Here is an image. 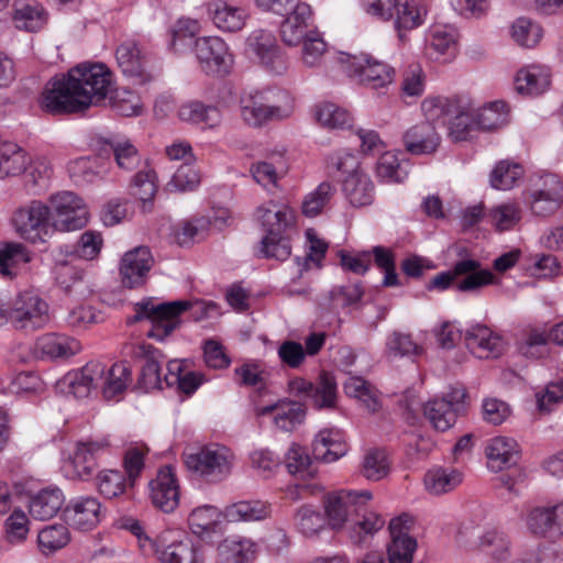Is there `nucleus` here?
I'll return each mask as SVG.
<instances>
[{
    "label": "nucleus",
    "instance_id": "obj_45",
    "mask_svg": "<svg viewBox=\"0 0 563 563\" xmlns=\"http://www.w3.org/2000/svg\"><path fill=\"white\" fill-rule=\"evenodd\" d=\"M13 21L20 30L36 32L46 24L47 13L41 4L16 1L14 3Z\"/></svg>",
    "mask_w": 563,
    "mask_h": 563
},
{
    "label": "nucleus",
    "instance_id": "obj_17",
    "mask_svg": "<svg viewBox=\"0 0 563 563\" xmlns=\"http://www.w3.org/2000/svg\"><path fill=\"white\" fill-rule=\"evenodd\" d=\"M115 60L122 74L135 84L145 85L154 79L147 54L134 40L124 41L117 47Z\"/></svg>",
    "mask_w": 563,
    "mask_h": 563
},
{
    "label": "nucleus",
    "instance_id": "obj_30",
    "mask_svg": "<svg viewBox=\"0 0 563 563\" xmlns=\"http://www.w3.org/2000/svg\"><path fill=\"white\" fill-rule=\"evenodd\" d=\"M552 74L549 67L532 64L520 68L515 76V89L523 96L536 97L551 86Z\"/></svg>",
    "mask_w": 563,
    "mask_h": 563
},
{
    "label": "nucleus",
    "instance_id": "obj_23",
    "mask_svg": "<svg viewBox=\"0 0 563 563\" xmlns=\"http://www.w3.org/2000/svg\"><path fill=\"white\" fill-rule=\"evenodd\" d=\"M179 485L170 466L158 470L150 482V496L155 507L164 512L174 511L179 504Z\"/></svg>",
    "mask_w": 563,
    "mask_h": 563
},
{
    "label": "nucleus",
    "instance_id": "obj_4",
    "mask_svg": "<svg viewBox=\"0 0 563 563\" xmlns=\"http://www.w3.org/2000/svg\"><path fill=\"white\" fill-rule=\"evenodd\" d=\"M241 117L250 126L288 119L295 109L292 96L282 89L244 93L240 100Z\"/></svg>",
    "mask_w": 563,
    "mask_h": 563
},
{
    "label": "nucleus",
    "instance_id": "obj_62",
    "mask_svg": "<svg viewBox=\"0 0 563 563\" xmlns=\"http://www.w3.org/2000/svg\"><path fill=\"white\" fill-rule=\"evenodd\" d=\"M334 194L330 183H321L314 190L305 196L301 205L302 213L308 218H314L323 212Z\"/></svg>",
    "mask_w": 563,
    "mask_h": 563
},
{
    "label": "nucleus",
    "instance_id": "obj_36",
    "mask_svg": "<svg viewBox=\"0 0 563 563\" xmlns=\"http://www.w3.org/2000/svg\"><path fill=\"white\" fill-rule=\"evenodd\" d=\"M347 446L339 429H323L314 437L312 453L316 460L332 463L344 456Z\"/></svg>",
    "mask_w": 563,
    "mask_h": 563
},
{
    "label": "nucleus",
    "instance_id": "obj_31",
    "mask_svg": "<svg viewBox=\"0 0 563 563\" xmlns=\"http://www.w3.org/2000/svg\"><path fill=\"white\" fill-rule=\"evenodd\" d=\"M406 150L412 155L434 153L441 143V136L430 122H420L408 129L404 136Z\"/></svg>",
    "mask_w": 563,
    "mask_h": 563
},
{
    "label": "nucleus",
    "instance_id": "obj_41",
    "mask_svg": "<svg viewBox=\"0 0 563 563\" xmlns=\"http://www.w3.org/2000/svg\"><path fill=\"white\" fill-rule=\"evenodd\" d=\"M478 129L475 118V107L470 98L464 97L456 112L449 120V135L455 141L467 140L472 132Z\"/></svg>",
    "mask_w": 563,
    "mask_h": 563
},
{
    "label": "nucleus",
    "instance_id": "obj_49",
    "mask_svg": "<svg viewBox=\"0 0 563 563\" xmlns=\"http://www.w3.org/2000/svg\"><path fill=\"white\" fill-rule=\"evenodd\" d=\"M344 391L349 397L356 398L368 412H376L380 407L376 388L363 377H349L344 383Z\"/></svg>",
    "mask_w": 563,
    "mask_h": 563
},
{
    "label": "nucleus",
    "instance_id": "obj_14",
    "mask_svg": "<svg viewBox=\"0 0 563 563\" xmlns=\"http://www.w3.org/2000/svg\"><path fill=\"white\" fill-rule=\"evenodd\" d=\"M109 443L102 441L77 442L63 463V472L70 479L88 481L93 475L99 455L106 452Z\"/></svg>",
    "mask_w": 563,
    "mask_h": 563
},
{
    "label": "nucleus",
    "instance_id": "obj_5",
    "mask_svg": "<svg viewBox=\"0 0 563 563\" xmlns=\"http://www.w3.org/2000/svg\"><path fill=\"white\" fill-rule=\"evenodd\" d=\"M183 460L192 476L209 484H219L231 475L235 455L229 448L212 443L185 452Z\"/></svg>",
    "mask_w": 563,
    "mask_h": 563
},
{
    "label": "nucleus",
    "instance_id": "obj_18",
    "mask_svg": "<svg viewBox=\"0 0 563 563\" xmlns=\"http://www.w3.org/2000/svg\"><path fill=\"white\" fill-rule=\"evenodd\" d=\"M246 46L247 51L255 55L269 73L282 75L287 70V59L272 32L253 31L246 40Z\"/></svg>",
    "mask_w": 563,
    "mask_h": 563
},
{
    "label": "nucleus",
    "instance_id": "obj_47",
    "mask_svg": "<svg viewBox=\"0 0 563 563\" xmlns=\"http://www.w3.org/2000/svg\"><path fill=\"white\" fill-rule=\"evenodd\" d=\"M462 474L457 470L437 467L424 475V487L432 495H441L456 488L462 483Z\"/></svg>",
    "mask_w": 563,
    "mask_h": 563
},
{
    "label": "nucleus",
    "instance_id": "obj_19",
    "mask_svg": "<svg viewBox=\"0 0 563 563\" xmlns=\"http://www.w3.org/2000/svg\"><path fill=\"white\" fill-rule=\"evenodd\" d=\"M523 522L534 537L563 536V503L530 507L525 512Z\"/></svg>",
    "mask_w": 563,
    "mask_h": 563
},
{
    "label": "nucleus",
    "instance_id": "obj_39",
    "mask_svg": "<svg viewBox=\"0 0 563 563\" xmlns=\"http://www.w3.org/2000/svg\"><path fill=\"white\" fill-rule=\"evenodd\" d=\"M218 563H250L255 558V543L240 536L227 537L218 548Z\"/></svg>",
    "mask_w": 563,
    "mask_h": 563
},
{
    "label": "nucleus",
    "instance_id": "obj_10",
    "mask_svg": "<svg viewBox=\"0 0 563 563\" xmlns=\"http://www.w3.org/2000/svg\"><path fill=\"white\" fill-rule=\"evenodd\" d=\"M11 223L25 241L44 242L52 230L51 209L40 200H32L13 212Z\"/></svg>",
    "mask_w": 563,
    "mask_h": 563
},
{
    "label": "nucleus",
    "instance_id": "obj_13",
    "mask_svg": "<svg viewBox=\"0 0 563 563\" xmlns=\"http://www.w3.org/2000/svg\"><path fill=\"white\" fill-rule=\"evenodd\" d=\"M526 202L537 217L554 214L563 203V184L555 174L541 175L529 189Z\"/></svg>",
    "mask_w": 563,
    "mask_h": 563
},
{
    "label": "nucleus",
    "instance_id": "obj_6",
    "mask_svg": "<svg viewBox=\"0 0 563 563\" xmlns=\"http://www.w3.org/2000/svg\"><path fill=\"white\" fill-rule=\"evenodd\" d=\"M460 276H465L455 284L456 290L461 292L476 291L496 282L494 274L488 269H482L478 261L463 258L456 262L452 269L437 274L426 287L428 290L443 291L449 289Z\"/></svg>",
    "mask_w": 563,
    "mask_h": 563
},
{
    "label": "nucleus",
    "instance_id": "obj_37",
    "mask_svg": "<svg viewBox=\"0 0 563 563\" xmlns=\"http://www.w3.org/2000/svg\"><path fill=\"white\" fill-rule=\"evenodd\" d=\"M342 190L345 198L355 208L369 206L374 200V184L369 175L361 169H355L346 176Z\"/></svg>",
    "mask_w": 563,
    "mask_h": 563
},
{
    "label": "nucleus",
    "instance_id": "obj_7",
    "mask_svg": "<svg viewBox=\"0 0 563 563\" xmlns=\"http://www.w3.org/2000/svg\"><path fill=\"white\" fill-rule=\"evenodd\" d=\"M340 60L347 76L367 88L386 89L394 82L395 69L369 54H344Z\"/></svg>",
    "mask_w": 563,
    "mask_h": 563
},
{
    "label": "nucleus",
    "instance_id": "obj_44",
    "mask_svg": "<svg viewBox=\"0 0 563 563\" xmlns=\"http://www.w3.org/2000/svg\"><path fill=\"white\" fill-rule=\"evenodd\" d=\"M464 97H444L435 96L428 97L421 103L422 112L426 117V122H441L445 123L456 112L459 104Z\"/></svg>",
    "mask_w": 563,
    "mask_h": 563
},
{
    "label": "nucleus",
    "instance_id": "obj_54",
    "mask_svg": "<svg viewBox=\"0 0 563 563\" xmlns=\"http://www.w3.org/2000/svg\"><path fill=\"white\" fill-rule=\"evenodd\" d=\"M69 541V530L63 523L47 526L43 528L37 536L38 548L44 555H49L63 549Z\"/></svg>",
    "mask_w": 563,
    "mask_h": 563
},
{
    "label": "nucleus",
    "instance_id": "obj_57",
    "mask_svg": "<svg viewBox=\"0 0 563 563\" xmlns=\"http://www.w3.org/2000/svg\"><path fill=\"white\" fill-rule=\"evenodd\" d=\"M314 118L327 129H345L351 125V114L334 103L325 102L316 106Z\"/></svg>",
    "mask_w": 563,
    "mask_h": 563
},
{
    "label": "nucleus",
    "instance_id": "obj_61",
    "mask_svg": "<svg viewBox=\"0 0 563 563\" xmlns=\"http://www.w3.org/2000/svg\"><path fill=\"white\" fill-rule=\"evenodd\" d=\"M522 174L521 165L509 161H500L493 169L489 181L495 189L508 190L516 185Z\"/></svg>",
    "mask_w": 563,
    "mask_h": 563
},
{
    "label": "nucleus",
    "instance_id": "obj_34",
    "mask_svg": "<svg viewBox=\"0 0 563 563\" xmlns=\"http://www.w3.org/2000/svg\"><path fill=\"white\" fill-rule=\"evenodd\" d=\"M213 24L223 32H238L246 23L249 14L242 7L233 5L224 0H213L208 5Z\"/></svg>",
    "mask_w": 563,
    "mask_h": 563
},
{
    "label": "nucleus",
    "instance_id": "obj_26",
    "mask_svg": "<svg viewBox=\"0 0 563 563\" xmlns=\"http://www.w3.org/2000/svg\"><path fill=\"white\" fill-rule=\"evenodd\" d=\"M464 341L470 352L477 358H495L504 350L501 336L487 325L479 323L465 331Z\"/></svg>",
    "mask_w": 563,
    "mask_h": 563
},
{
    "label": "nucleus",
    "instance_id": "obj_32",
    "mask_svg": "<svg viewBox=\"0 0 563 563\" xmlns=\"http://www.w3.org/2000/svg\"><path fill=\"white\" fill-rule=\"evenodd\" d=\"M177 114L180 121L202 129H217L222 123L220 109L199 100L184 102L178 108Z\"/></svg>",
    "mask_w": 563,
    "mask_h": 563
},
{
    "label": "nucleus",
    "instance_id": "obj_53",
    "mask_svg": "<svg viewBox=\"0 0 563 563\" xmlns=\"http://www.w3.org/2000/svg\"><path fill=\"white\" fill-rule=\"evenodd\" d=\"M286 172L287 166L282 156L274 161L255 162L250 167L254 180L263 187L276 186Z\"/></svg>",
    "mask_w": 563,
    "mask_h": 563
},
{
    "label": "nucleus",
    "instance_id": "obj_55",
    "mask_svg": "<svg viewBox=\"0 0 563 563\" xmlns=\"http://www.w3.org/2000/svg\"><path fill=\"white\" fill-rule=\"evenodd\" d=\"M408 162L400 161L394 153H384L376 165V175L384 183H401L408 176Z\"/></svg>",
    "mask_w": 563,
    "mask_h": 563
},
{
    "label": "nucleus",
    "instance_id": "obj_33",
    "mask_svg": "<svg viewBox=\"0 0 563 563\" xmlns=\"http://www.w3.org/2000/svg\"><path fill=\"white\" fill-rule=\"evenodd\" d=\"M485 454L488 467L494 472L516 465L520 451L518 443L512 438L495 437L486 445Z\"/></svg>",
    "mask_w": 563,
    "mask_h": 563
},
{
    "label": "nucleus",
    "instance_id": "obj_60",
    "mask_svg": "<svg viewBox=\"0 0 563 563\" xmlns=\"http://www.w3.org/2000/svg\"><path fill=\"white\" fill-rule=\"evenodd\" d=\"M475 118L481 130H494L508 122V110L503 101H495L479 109H475Z\"/></svg>",
    "mask_w": 563,
    "mask_h": 563
},
{
    "label": "nucleus",
    "instance_id": "obj_48",
    "mask_svg": "<svg viewBox=\"0 0 563 563\" xmlns=\"http://www.w3.org/2000/svg\"><path fill=\"white\" fill-rule=\"evenodd\" d=\"M71 179L78 185L95 183L107 176V168L98 157H80L69 165Z\"/></svg>",
    "mask_w": 563,
    "mask_h": 563
},
{
    "label": "nucleus",
    "instance_id": "obj_21",
    "mask_svg": "<svg viewBox=\"0 0 563 563\" xmlns=\"http://www.w3.org/2000/svg\"><path fill=\"white\" fill-rule=\"evenodd\" d=\"M412 525V518L404 514L394 518L389 523L390 544L388 558L390 563H411L417 542L408 532Z\"/></svg>",
    "mask_w": 563,
    "mask_h": 563
},
{
    "label": "nucleus",
    "instance_id": "obj_38",
    "mask_svg": "<svg viewBox=\"0 0 563 563\" xmlns=\"http://www.w3.org/2000/svg\"><path fill=\"white\" fill-rule=\"evenodd\" d=\"M65 496L58 487H46L34 495L29 505V512L35 520H49L62 509Z\"/></svg>",
    "mask_w": 563,
    "mask_h": 563
},
{
    "label": "nucleus",
    "instance_id": "obj_25",
    "mask_svg": "<svg viewBox=\"0 0 563 563\" xmlns=\"http://www.w3.org/2000/svg\"><path fill=\"white\" fill-rule=\"evenodd\" d=\"M133 356L144 361L137 385L144 391L162 389L161 363L164 354L152 344L140 343L133 346Z\"/></svg>",
    "mask_w": 563,
    "mask_h": 563
},
{
    "label": "nucleus",
    "instance_id": "obj_2",
    "mask_svg": "<svg viewBox=\"0 0 563 563\" xmlns=\"http://www.w3.org/2000/svg\"><path fill=\"white\" fill-rule=\"evenodd\" d=\"M197 30L196 21L179 20L173 31V48L180 52L181 46L190 45L194 42L195 54L203 73L213 76L229 74L233 66V55L227 43L219 36H203L194 41Z\"/></svg>",
    "mask_w": 563,
    "mask_h": 563
},
{
    "label": "nucleus",
    "instance_id": "obj_40",
    "mask_svg": "<svg viewBox=\"0 0 563 563\" xmlns=\"http://www.w3.org/2000/svg\"><path fill=\"white\" fill-rule=\"evenodd\" d=\"M36 350L48 358L70 357L81 351L78 340L65 334L46 333L36 340Z\"/></svg>",
    "mask_w": 563,
    "mask_h": 563
},
{
    "label": "nucleus",
    "instance_id": "obj_9",
    "mask_svg": "<svg viewBox=\"0 0 563 563\" xmlns=\"http://www.w3.org/2000/svg\"><path fill=\"white\" fill-rule=\"evenodd\" d=\"M7 320L16 330L33 332L49 322V306L35 291L24 290L16 295L7 309Z\"/></svg>",
    "mask_w": 563,
    "mask_h": 563
},
{
    "label": "nucleus",
    "instance_id": "obj_56",
    "mask_svg": "<svg viewBox=\"0 0 563 563\" xmlns=\"http://www.w3.org/2000/svg\"><path fill=\"white\" fill-rule=\"evenodd\" d=\"M109 102L112 109L120 115L134 117L143 111L141 97L129 88H117L109 96Z\"/></svg>",
    "mask_w": 563,
    "mask_h": 563
},
{
    "label": "nucleus",
    "instance_id": "obj_28",
    "mask_svg": "<svg viewBox=\"0 0 563 563\" xmlns=\"http://www.w3.org/2000/svg\"><path fill=\"white\" fill-rule=\"evenodd\" d=\"M286 14L287 16L280 25V35L285 44L296 46L308 37L311 31H316L312 26V13L309 4H296L295 9Z\"/></svg>",
    "mask_w": 563,
    "mask_h": 563
},
{
    "label": "nucleus",
    "instance_id": "obj_1",
    "mask_svg": "<svg viewBox=\"0 0 563 563\" xmlns=\"http://www.w3.org/2000/svg\"><path fill=\"white\" fill-rule=\"evenodd\" d=\"M113 74L102 63H81L49 80L41 107L52 114L78 113L104 101L112 91Z\"/></svg>",
    "mask_w": 563,
    "mask_h": 563
},
{
    "label": "nucleus",
    "instance_id": "obj_64",
    "mask_svg": "<svg viewBox=\"0 0 563 563\" xmlns=\"http://www.w3.org/2000/svg\"><path fill=\"white\" fill-rule=\"evenodd\" d=\"M542 27L527 18L517 19L511 26V37L520 46L534 47L542 38Z\"/></svg>",
    "mask_w": 563,
    "mask_h": 563
},
{
    "label": "nucleus",
    "instance_id": "obj_20",
    "mask_svg": "<svg viewBox=\"0 0 563 563\" xmlns=\"http://www.w3.org/2000/svg\"><path fill=\"white\" fill-rule=\"evenodd\" d=\"M254 413L256 417L269 415L278 430L292 432L305 421L307 409L301 402L283 399L272 405L256 406Z\"/></svg>",
    "mask_w": 563,
    "mask_h": 563
},
{
    "label": "nucleus",
    "instance_id": "obj_27",
    "mask_svg": "<svg viewBox=\"0 0 563 563\" xmlns=\"http://www.w3.org/2000/svg\"><path fill=\"white\" fill-rule=\"evenodd\" d=\"M64 515L68 525L77 530L88 531L101 520V504L96 497H77L69 501Z\"/></svg>",
    "mask_w": 563,
    "mask_h": 563
},
{
    "label": "nucleus",
    "instance_id": "obj_8",
    "mask_svg": "<svg viewBox=\"0 0 563 563\" xmlns=\"http://www.w3.org/2000/svg\"><path fill=\"white\" fill-rule=\"evenodd\" d=\"M365 11L385 21L394 18L399 31L418 27L423 23L427 14L422 0H373L365 4ZM399 37L404 41L401 32Z\"/></svg>",
    "mask_w": 563,
    "mask_h": 563
},
{
    "label": "nucleus",
    "instance_id": "obj_35",
    "mask_svg": "<svg viewBox=\"0 0 563 563\" xmlns=\"http://www.w3.org/2000/svg\"><path fill=\"white\" fill-rule=\"evenodd\" d=\"M457 31L451 24L434 23L427 33L429 49L435 58L443 57V60H451L457 51Z\"/></svg>",
    "mask_w": 563,
    "mask_h": 563
},
{
    "label": "nucleus",
    "instance_id": "obj_29",
    "mask_svg": "<svg viewBox=\"0 0 563 563\" xmlns=\"http://www.w3.org/2000/svg\"><path fill=\"white\" fill-rule=\"evenodd\" d=\"M255 219L262 225L265 235H276L285 233L292 224L295 216L287 205L271 200L256 208Z\"/></svg>",
    "mask_w": 563,
    "mask_h": 563
},
{
    "label": "nucleus",
    "instance_id": "obj_59",
    "mask_svg": "<svg viewBox=\"0 0 563 563\" xmlns=\"http://www.w3.org/2000/svg\"><path fill=\"white\" fill-rule=\"evenodd\" d=\"M54 272L56 283L66 294L84 292L86 286L84 282L85 273L82 269L69 265L66 262H59L56 263Z\"/></svg>",
    "mask_w": 563,
    "mask_h": 563
},
{
    "label": "nucleus",
    "instance_id": "obj_42",
    "mask_svg": "<svg viewBox=\"0 0 563 563\" xmlns=\"http://www.w3.org/2000/svg\"><path fill=\"white\" fill-rule=\"evenodd\" d=\"M31 258V252L22 243H7L0 250V275L13 279Z\"/></svg>",
    "mask_w": 563,
    "mask_h": 563
},
{
    "label": "nucleus",
    "instance_id": "obj_63",
    "mask_svg": "<svg viewBox=\"0 0 563 563\" xmlns=\"http://www.w3.org/2000/svg\"><path fill=\"white\" fill-rule=\"evenodd\" d=\"M311 400L317 409H332L336 405V383L334 377L322 373L313 385Z\"/></svg>",
    "mask_w": 563,
    "mask_h": 563
},
{
    "label": "nucleus",
    "instance_id": "obj_46",
    "mask_svg": "<svg viewBox=\"0 0 563 563\" xmlns=\"http://www.w3.org/2000/svg\"><path fill=\"white\" fill-rule=\"evenodd\" d=\"M27 163V154L19 145L0 142V179L21 175Z\"/></svg>",
    "mask_w": 563,
    "mask_h": 563
},
{
    "label": "nucleus",
    "instance_id": "obj_12",
    "mask_svg": "<svg viewBox=\"0 0 563 563\" xmlns=\"http://www.w3.org/2000/svg\"><path fill=\"white\" fill-rule=\"evenodd\" d=\"M154 554L161 563H203L205 553L200 544L181 537L175 530H165L157 536Z\"/></svg>",
    "mask_w": 563,
    "mask_h": 563
},
{
    "label": "nucleus",
    "instance_id": "obj_15",
    "mask_svg": "<svg viewBox=\"0 0 563 563\" xmlns=\"http://www.w3.org/2000/svg\"><path fill=\"white\" fill-rule=\"evenodd\" d=\"M372 499L368 490H339L329 494L324 500V509L329 525L333 529H340L349 518L358 514Z\"/></svg>",
    "mask_w": 563,
    "mask_h": 563
},
{
    "label": "nucleus",
    "instance_id": "obj_58",
    "mask_svg": "<svg viewBox=\"0 0 563 563\" xmlns=\"http://www.w3.org/2000/svg\"><path fill=\"white\" fill-rule=\"evenodd\" d=\"M132 379L130 366L124 363H115L107 368L106 379L102 387L103 396L108 399L125 390Z\"/></svg>",
    "mask_w": 563,
    "mask_h": 563
},
{
    "label": "nucleus",
    "instance_id": "obj_52",
    "mask_svg": "<svg viewBox=\"0 0 563 563\" xmlns=\"http://www.w3.org/2000/svg\"><path fill=\"white\" fill-rule=\"evenodd\" d=\"M285 464L291 475L301 479L313 477L317 474V467L307 450L296 443L288 449Z\"/></svg>",
    "mask_w": 563,
    "mask_h": 563
},
{
    "label": "nucleus",
    "instance_id": "obj_50",
    "mask_svg": "<svg viewBox=\"0 0 563 563\" xmlns=\"http://www.w3.org/2000/svg\"><path fill=\"white\" fill-rule=\"evenodd\" d=\"M221 512L211 505L196 507L188 516V525L192 533L202 537L214 532L220 523Z\"/></svg>",
    "mask_w": 563,
    "mask_h": 563
},
{
    "label": "nucleus",
    "instance_id": "obj_22",
    "mask_svg": "<svg viewBox=\"0 0 563 563\" xmlns=\"http://www.w3.org/2000/svg\"><path fill=\"white\" fill-rule=\"evenodd\" d=\"M100 151L111 152L119 169L130 173L141 164V155L133 142L122 133H108L97 139Z\"/></svg>",
    "mask_w": 563,
    "mask_h": 563
},
{
    "label": "nucleus",
    "instance_id": "obj_11",
    "mask_svg": "<svg viewBox=\"0 0 563 563\" xmlns=\"http://www.w3.org/2000/svg\"><path fill=\"white\" fill-rule=\"evenodd\" d=\"M51 227L54 231L69 232L80 230L89 221L87 206L71 191L53 195L49 199Z\"/></svg>",
    "mask_w": 563,
    "mask_h": 563
},
{
    "label": "nucleus",
    "instance_id": "obj_43",
    "mask_svg": "<svg viewBox=\"0 0 563 563\" xmlns=\"http://www.w3.org/2000/svg\"><path fill=\"white\" fill-rule=\"evenodd\" d=\"M271 515V506L262 500H241L227 506L223 517L229 522L257 521Z\"/></svg>",
    "mask_w": 563,
    "mask_h": 563
},
{
    "label": "nucleus",
    "instance_id": "obj_24",
    "mask_svg": "<svg viewBox=\"0 0 563 563\" xmlns=\"http://www.w3.org/2000/svg\"><path fill=\"white\" fill-rule=\"evenodd\" d=\"M153 265L151 251L139 246L126 252L120 263L121 283L126 288H135L144 284Z\"/></svg>",
    "mask_w": 563,
    "mask_h": 563
},
{
    "label": "nucleus",
    "instance_id": "obj_51",
    "mask_svg": "<svg viewBox=\"0 0 563 563\" xmlns=\"http://www.w3.org/2000/svg\"><path fill=\"white\" fill-rule=\"evenodd\" d=\"M294 520L297 530L307 538L317 537L327 526L324 515L311 505L298 508Z\"/></svg>",
    "mask_w": 563,
    "mask_h": 563
},
{
    "label": "nucleus",
    "instance_id": "obj_3",
    "mask_svg": "<svg viewBox=\"0 0 563 563\" xmlns=\"http://www.w3.org/2000/svg\"><path fill=\"white\" fill-rule=\"evenodd\" d=\"M187 309H191L196 318H208L217 307L213 302L205 301L178 300L155 305L151 300H144L135 305L134 321L148 320L152 328L147 331V336L163 341L178 327V318Z\"/></svg>",
    "mask_w": 563,
    "mask_h": 563
},
{
    "label": "nucleus",
    "instance_id": "obj_16",
    "mask_svg": "<svg viewBox=\"0 0 563 563\" xmlns=\"http://www.w3.org/2000/svg\"><path fill=\"white\" fill-rule=\"evenodd\" d=\"M465 397L466 390L463 386H453L445 396L428 400L423 406V415L435 430L446 431L455 423Z\"/></svg>",
    "mask_w": 563,
    "mask_h": 563
}]
</instances>
